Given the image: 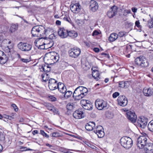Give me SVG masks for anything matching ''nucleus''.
I'll return each instance as SVG.
<instances>
[{
	"mask_svg": "<svg viewBox=\"0 0 153 153\" xmlns=\"http://www.w3.org/2000/svg\"><path fill=\"white\" fill-rule=\"evenodd\" d=\"M50 31V29H46L43 26L36 25L32 28L31 32L33 37H39L44 36Z\"/></svg>",
	"mask_w": 153,
	"mask_h": 153,
	"instance_id": "nucleus-1",
	"label": "nucleus"
},
{
	"mask_svg": "<svg viewBox=\"0 0 153 153\" xmlns=\"http://www.w3.org/2000/svg\"><path fill=\"white\" fill-rule=\"evenodd\" d=\"M120 143L121 145L126 149L131 148L133 145L132 139L127 137H122L120 140Z\"/></svg>",
	"mask_w": 153,
	"mask_h": 153,
	"instance_id": "nucleus-2",
	"label": "nucleus"
},
{
	"mask_svg": "<svg viewBox=\"0 0 153 153\" xmlns=\"http://www.w3.org/2000/svg\"><path fill=\"white\" fill-rule=\"evenodd\" d=\"M95 106L99 110L106 109L108 108V104L107 102L102 100L97 99L95 102Z\"/></svg>",
	"mask_w": 153,
	"mask_h": 153,
	"instance_id": "nucleus-3",
	"label": "nucleus"
},
{
	"mask_svg": "<svg viewBox=\"0 0 153 153\" xmlns=\"http://www.w3.org/2000/svg\"><path fill=\"white\" fill-rule=\"evenodd\" d=\"M147 139L146 136H140L137 140V145L140 149H143L147 144Z\"/></svg>",
	"mask_w": 153,
	"mask_h": 153,
	"instance_id": "nucleus-4",
	"label": "nucleus"
},
{
	"mask_svg": "<svg viewBox=\"0 0 153 153\" xmlns=\"http://www.w3.org/2000/svg\"><path fill=\"white\" fill-rule=\"evenodd\" d=\"M80 49L77 47L70 48L68 51V54L70 56L74 58L77 57L80 54Z\"/></svg>",
	"mask_w": 153,
	"mask_h": 153,
	"instance_id": "nucleus-5",
	"label": "nucleus"
},
{
	"mask_svg": "<svg viewBox=\"0 0 153 153\" xmlns=\"http://www.w3.org/2000/svg\"><path fill=\"white\" fill-rule=\"evenodd\" d=\"M136 64L143 67H145L148 65V63L146 59H143V57H138L135 60Z\"/></svg>",
	"mask_w": 153,
	"mask_h": 153,
	"instance_id": "nucleus-6",
	"label": "nucleus"
},
{
	"mask_svg": "<svg viewBox=\"0 0 153 153\" xmlns=\"http://www.w3.org/2000/svg\"><path fill=\"white\" fill-rule=\"evenodd\" d=\"M17 46L19 49L24 51H29L32 48V46L31 45L27 43H22L21 42L19 43Z\"/></svg>",
	"mask_w": 153,
	"mask_h": 153,
	"instance_id": "nucleus-7",
	"label": "nucleus"
},
{
	"mask_svg": "<svg viewBox=\"0 0 153 153\" xmlns=\"http://www.w3.org/2000/svg\"><path fill=\"white\" fill-rule=\"evenodd\" d=\"M127 111L126 114L127 119L132 123H135L137 120V117L134 112L129 110Z\"/></svg>",
	"mask_w": 153,
	"mask_h": 153,
	"instance_id": "nucleus-8",
	"label": "nucleus"
},
{
	"mask_svg": "<svg viewBox=\"0 0 153 153\" xmlns=\"http://www.w3.org/2000/svg\"><path fill=\"white\" fill-rule=\"evenodd\" d=\"M81 88L80 86L78 87L75 89L74 92L73 96L75 100H79L83 98V95L81 94Z\"/></svg>",
	"mask_w": 153,
	"mask_h": 153,
	"instance_id": "nucleus-9",
	"label": "nucleus"
},
{
	"mask_svg": "<svg viewBox=\"0 0 153 153\" xmlns=\"http://www.w3.org/2000/svg\"><path fill=\"white\" fill-rule=\"evenodd\" d=\"M118 104L120 106H125L128 104L127 98L124 96L121 95L119 96L117 100Z\"/></svg>",
	"mask_w": 153,
	"mask_h": 153,
	"instance_id": "nucleus-10",
	"label": "nucleus"
},
{
	"mask_svg": "<svg viewBox=\"0 0 153 153\" xmlns=\"http://www.w3.org/2000/svg\"><path fill=\"white\" fill-rule=\"evenodd\" d=\"M58 82L55 79H50L48 82V87L51 90H53L57 88L58 85Z\"/></svg>",
	"mask_w": 153,
	"mask_h": 153,
	"instance_id": "nucleus-11",
	"label": "nucleus"
},
{
	"mask_svg": "<svg viewBox=\"0 0 153 153\" xmlns=\"http://www.w3.org/2000/svg\"><path fill=\"white\" fill-rule=\"evenodd\" d=\"M81 8V5L78 3L71 4L70 6L71 10L73 13H77L79 12L80 11Z\"/></svg>",
	"mask_w": 153,
	"mask_h": 153,
	"instance_id": "nucleus-12",
	"label": "nucleus"
},
{
	"mask_svg": "<svg viewBox=\"0 0 153 153\" xmlns=\"http://www.w3.org/2000/svg\"><path fill=\"white\" fill-rule=\"evenodd\" d=\"M117 13V7L114 6L111 7L107 13V15L110 18L115 16Z\"/></svg>",
	"mask_w": 153,
	"mask_h": 153,
	"instance_id": "nucleus-13",
	"label": "nucleus"
},
{
	"mask_svg": "<svg viewBox=\"0 0 153 153\" xmlns=\"http://www.w3.org/2000/svg\"><path fill=\"white\" fill-rule=\"evenodd\" d=\"M148 119L144 117L140 118L138 120L137 123L140 127L142 128H144L147 125Z\"/></svg>",
	"mask_w": 153,
	"mask_h": 153,
	"instance_id": "nucleus-14",
	"label": "nucleus"
},
{
	"mask_svg": "<svg viewBox=\"0 0 153 153\" xmlns=\"http://www.w3.org/2000/svg\"><path fill=\"white\" fill-rule=\"evenodd\" d=\"M98 5L97 3L95 1L92 0L90 2L89 9L92 12H95L98 9Z\"/></svg>",
	"mask_w": 153,
	"mask_h": 153,
	"instance_id": "nucleus-15",
	"label": "nucleus"
},
{
	"mask_svg": "<svg viewBox=\"0 0 153 153\" xmlns=\"http://www.w3.org/2000/svg\"><path fill=\"white\" fill-rule=\"evenodd\" d=\"M144 151L145 153H150L153 152V144L151 143H147L143 148Z\"/></svg>",
	"mask_w": 153,
	"mask_h": 153,
	"instance_id": "nucleus-16",
	"label": "nucleus"
},
{
	"mask_svg": "<svg viewBox=\"0 0 153 153\" xmlns=\"http://www.w3.org/2000/svg\"><path fill=\"white\" fill-rule=\"evenodd\" d=\"M68 31L64 28H61L58 31V34L62 38H65L68 36Z\"/></svg>",
	"mask_w": 153,
	"mask_h": 153,
	"instance_id": "nucleus-17",
	"label": "nucleus"
},
{
	"mask_svg": "<svg viewBox=\"0 0 153 153\" xmlns=\"http://www.w3.org/2000/svg\"><path fill=\"white\" fill-rule=\"evenodd\" d=\"M73 116L76 119H80L84 117V114L82 111L76 110L73 114Z\"/></svg>",
	"mask_w": 153,
	"mask_h": 153,
	"instance_id": "nucleus-18",
	"label": "nucleus"
},
{
	"mask_svg": "<svg viewBox=\"0 0 153 153\" xmlns=\"http://www.w3.org/2000/svg\"><path fill=\"white\" fill-rule=\"evenodd\" d=\"M8 59V57L4 54V53L0 51V63L4 64L7 61Z\"/></svg>",
	"mask_w": 153,
	"mask_h": 153,
	"instance_id": "nucleus-19",
	"label": "nucleus"
},
{
	"mask_svg": "<svg viewBox=\"0 0 153 153\" xmlns=\"http://www.w3.org/2000/svg\"><path fill=\"white\" fill-rule=\"evenodd\" d=\"M50 58L52 60L54 63L56 62L59 59V57L57 53L55 52L50 53Z\"/></svg>",
	"mask_w": 153,
	"mask_h": 153,
	"instance_id": "nucleus-20",
	"label": "nucleus"
},
{
	"mask_svg": "<svg viewBox=\"0 0 153 153\" xmlns=\"http://www.w3.org/2000/svg\"><path fill=\"white\" fill-rule=\"evenodd\" d=\"M83 107L85 109L88 110H91L93 108L92 103L88 100H85V103L83 104Z\"/></svg>",
	"mask_w": 153,
	"mask_h": 153,
	"instance_id": "nucleus-21",
	"label": "nucleus"
},
{
	"mask_svg": "<svg viewBox=\"0 0 153 153\" xmlns=\"http://www.w3.org/2000/svg\"><path fill=\"white\" fill-rule=\"evenodd\" d=\"M45 106L47 108V109L51 111H53L54 113L57 114L58 112V109H56L50 103H46Z\"/></svg>",
	"mask_w": 153,
	"mask_h": 153,
	"instance_id": "nucleus-22",
	"label": "nucleus"
},
{
	"mask_svg": "<svg viewBox=\"0 0 153 153\" xmlns=\"http://www.w3.org/2000/svg\"><path fill=\"white\" fill-rule=\"evenodd\" d=\"M143 92L145 96H150L153 94V89L150 88H145L143 89Z\"/></svg>",
	"mask_w": 153,
	"mask_h": 153,
	"instance_id": "nucleus-23",
	"label": "nucleus"
},
{
	"mask_svg": "<svg viewBox=\"0 0 153 153\" xmlns=\"http://www.w3.org/2000/svg\"><path fill=\"white\" fill-rule=\"evenodd\" d=\"M59 91L62 93H65L67 91L66 87L64 84L61 82L58 83V85L57 87Z\"/></svg>",
	"mask_w": 153,
	"mask_h": 153,
	"instance_id": "nucleus-24",
	"label": "nucleus"
},
{
	"mask_svg": "<svg viewBox=\"0 0 153 153\" xmlns=\"http://www.w3.org/2000/svg\"><path fill=\"white\" fill-rule=\"evenodd\" d=\"M95 125L94 122H90L86 124L85 126V128L88 131H94V128L96 126Z\"/></svg>",
	"mask_w": 153,
	"mask_h": 153,
	"instance_id": "nucleus-25",
	"label": "nucleus"
},
{
	"mask_svg": "<svg viewBox=\"0 0 153 153\" xmlns=\"http://www.w3.org/2000/svg\"><path fill=\"white\" fill-rule=\"evenodd\" d=\"M117 35L119 41H123L125 40V36L127 35V33L125 31H121L119 32Z\"/></svg>",
	"mask_w": 153,
	"mask_h": 153,
	"instance_id": "nucleus-26",
	"label": "nucleus"
},
{
	"mask_svg": "<svg viewBox=\"0 0 153 153\" xmlns=\"http://www.w3.org/2000/svg\"><path fill=\"white\" fill-rule=\"evenodd\" d=\"M117 38H118V37L117 34L113 33L110 34L108 38V40L111 42H113L116 40Z\"/></svg>",
	"mask_w": 153,
	"mask_h": 153,
	"instance_id": "nucleus-27",
	"label": "nucleus"
},
{
	"mask_svg": "<svg viewBox=\"0 0 153 153\" xmlns=\"http://www.w3.org/2000/svg\"><path fill=\"white\" fill-rule=\"evenodd\" d=\"M18 25L16 24H12L10 28V31L11 33L14 32L18 29Z\"/></svg>",
	"mask_w": 153,
	"mask_h": 153,
	"instance_id": "nucleus-28",
	"label": "nucleus"
},
{
	"mask_svg": "<svg viewBox=\"0 0 153 153\" xmlns=\"http://www.w3.org/2000/svg\"><path fill=\"white\" fill-rule=\"evenodd\" d=\"M42 68L44 72H49L50 71V67L48 64H43Z\"/></svg>",
	"mask_w": 153,
	"mask_h": 153,
	"instance_id": "nucleus-29",
	"label": "nucleus"
},
{
	"mask_svg": "<svg viewBox=\"0 0 153 153\" xmlns=\"http://www.w3.org/2000/svg\"><path fill=\"white\" fill-rule=\"evenodd\" d=\"M80 87L81 88V94L83 95V96H82L83 98L85 96H86L87 94V93L88 92V90L87 89L84 87L83 86H80Z\"/></svg>",
	"mask_w": 153,
	"mask_h": 153,
	"instance_id": "nucleus-30",
	"label": "nucleus"
},
{
	"mask_svg": "<svg viewBox=\"0 0 153 153\" xmlns=\"http://www.w3.org/2000/svg\"><path fill=\"white\" fill-rule=\"evenodd\" d=\"M68 36L73 38H75L77 36L78 34L75 31L71 30L68 31Z\"/></svg>",
	"mask_w": 153,
	"mask_h": 153,
	"instance_id": "nucleus-31",
	"label": "nucleus"
},
{
	"mask_svg": "<svg viewBox=\"0 0 153 153\" xmlns=\"http://www.w3.org/2000/svg\"><path fill=\"white\" fill-rule=\"evenodd\" d=\"M94 128L93 131L95 133L100 131L104 130L102 127L100 125L97 126L96 127L95 126Z\"/></svg>",
	"mask_w": 153,
	"mask_h": 153,
	"instance_id": "nucleus-32",
	"label": "nucleus"
},
{
	"mask_svg": "<svg viewBox=\"0 0 153 153\" xmlns=\"http://www.w3.org/2000/svg\"><path fill=\"white\" fill-rule=\"evenodd\" d=\"M100 75L98 71L96 72H92V76L94 78L97 80H98L99 79V76Z\"/></svg>",
	"mask_w": 153,
	"mask_h": 153,
	"instance_id": "nucleus-33",
	"label": "nucleus"
},
{
	"mask_svg": "<svg viewBox=\"0 0 153 153\" xmlns=\"http://www.w3.org/2000/svg\"><path fill=\"white\" fill-rule=\"evenodd\" d=\"M148 128L149 130L153 132V120H151L149 123Z\"/></svg>",
	"mask_w": 153,
	"mask_h": 153,
	"instance_id": "nucleus-34",
	"label": "nucleus"
},
{
	"mask_svg": "<svg viewBox=\"0 0 153 153\" xmlns=\"http://www.w3.org/2000/svg\"><path fill=\"white\" fill-rule=\"evenodd\" d=\"M74 107V105L73 103H68L66 105L67 109L68 110H72Z\"/></svg>",
	"mask_w": 153,
	"mask_h": 153,
	"instance_id": "nucleus-35",
	"label": "nucleus"
},
{
	"mask_svg": "<svg viewBox=\"0 0 153 153\" xmlns=\"http://www.w3.org/2000/svg\"><path fill=\"white\" fill-rule=\"evenodd\" d=\"M44 45L46 46V49H47L51 47L53 45L54 43L53 41H51L46 44L45 43H44Z\"/></svg>",
	"mask_w": 153,
	"mask_h": 153,
	"instance_id": "nucleus-36",
	"label": "nucleus"
},
{
	"mask_svg": "<svg viewBox=\"0 0 153 153\" xmlns=\"http://www.w3.org/2000/svg\"><path fill=\"white\" fill-rule=\"evenodd\" d=\"M96 134L97 135L98 137L100 138L103 137L105 135V133L103 130L100 131L96 133Z\"/></svg>",
	"mask_w": 153,
	"mask_h": 153,
	"instance_id": "nucleus-37",
	"label": "nucleus"
},
{
	"mask_svg": "<svg viewBox=\"0 0 153 153\" xmlns=\"http://www.w3.org/2000/svg\"><path fill=\"white\" fill-rule=\"evenodd\" d=\"M127 82H120L119 83V86L121 88H126L127 86L126 85V84Z\"/></svg>",
	"mask_w": 153,
	"mask_h": 153,
	"instance_id": "nucleus-38",
	"label": "nucleus"
},
{
	"mask_svg": "<svg viewBox=\"0 0 153 153\" xmlns=\"http://www.w3.org/2000/svg\"><path fill=\"white\" fill-rule=\"evenodd\" d=\"M151 20H149L148 22V26L150 28L153 27V17H151Z\"/></svg>",
	"mask_w": 153,
	"mask_h": 153,
	"instance_id": "nucleus-39",
	"label": "nucleus"
},
{
	"mask_svg": "<svg viewBox=\"0 0 153 153\" xmlns=\"http://www.w3.org/2000/svg\"><path fill=\"white\" fill-rule=\"evenodd\" d=\"M64 97L65 98H68L72 94V92L71 91H67L64 93Z\"/></svg>",
	"mask_w": 153,
	"mask_h": 153,
	"instance_id": "nucleus-40",
	"label": "nucleus"
},
{
	"mask_svg": "<svg viewBox=\"0 0 153 153\" xmlns=\"http://www.w3.org/2000/svg\"><path fill=\"white\" fill-rule=\"evenodd\" d=\"M51 135L52 137H59L60 136L59 133L56 132H54L52 133L51 134Z\"/></svg>",
	"mask_w": 153,
	"mask_h": 153,
	"instance_id": "nucleus-41",
	"label": "nucleus"
},
{
	"mask_svg": "<svg viewBox=\"0 0 153 153\" xmlns=\"http://www.w3.org/2000/svg\"><path fill=\"white\" fill-rule=\"evenodd\" d=\"M48 76V75L46 74L45 73H44L43 74H42L41 75V77L42 78V80L44 82H47V81H48V79H45V77L46 76Z\"/></svg>",
	"mask_w": 153,
	"mask_h": 153,
	"instance_id": "nucleus-42",
	"label": "nucleus"
},
{
	"mask_svg": "<svg viewBox=\"0 0 153 153\" xmlns=\"http://www.w3.org/2000/svg\"><path fill=\"white\" fill-rule=\"evenodd\" d=\"M43 45H36V46L38 47L39 49H46V46L44 45V43H43Z\"/></svg>",
	"mask_w": 153,
	"mask_h": 153,
	"instance_id": "nucleus-43",
	"label": "nucleus"
},
{
	"mask_svg": "<svg viewBox=\"0 0 153 153\" xmlns=\"http://www.w3.org/2000/svg\"><path fill=\"white\" fill-rule=\"evenodd\" d=\"M49 97L50 100L51 101H55L56 100V98L53 96L51 95Z\"/></svg>",
	"mask_w": 153,
	"mask_h": 153,
	"instance_id": "nucleus-44",
	"label": "nucleus"
},
{
	"mask_svg": "<svg viewBox=\"0 0 153 153\" xmlns=\"http://www.w3.org/2000/svg\"><path fill=\"white\" fill-rule=\"evenodd\" d=\"M5 139L4 135L1 132H0V140L4 141Z\"/></svg>",
	"mask_w": 153,
	"mask_h": 153,
	"instance_id": "nucleus-45",
	"label": "nucleus"
},
{
	"mask_svg": "<svg viewBox=\"0 0 153 153\" xmlns=\"http://www.w3.org/2000/svg\"><path fill=\"white\" fill-rule=\"evenodd\" d=\"M40 133L41 134L43 135V136H45L46 137L48 138L49 137V135H48L46 133H45L44 131L43 130H41L40 131Z\"/></svg>",
	"mask_w": 153,
	"mask_h": 153,
	"instance_id": "nucleus-46",
	"label": "nucleus"
},
{
	"mask_svg": "<svg viewBox=\"0 0 153 153\" xmlns=\"http://www.w3.org/2000/svg\"><path fill=\"white\" fill-rule=\"evenodd\" d=\"M11 106L13 108L15 111H18V108L15 104H12L11 105Z\"/></svg>",
	"mask_w": 153,
	"mask_h": 153,
	"instance_id": "nucleus-47",
	"label": "nucleus"
},
{
	"mask_svg": "<svg viewBox=\"0 0 153 153\" xmlns=\"http://www.w3.org/2000/svg\"><path fill=\"white\" fill-rule=\"evenodd\" d=\"M119 95L120 93L119 92H116L113 94L112 97L114 98H115L119 96Z\"/></svg>",
	"mask_w": 153,
	"mask_h": 153,
	"instance_id": "nucleus-48",
	"label": "nucleus"
},
{
	"mask_svg": "<svg viewBox=\"0 0 153 153\" xmlns=\"http://www.w3.org/2000/svg\"><path fill=\"white\" fill-rule=\"evenodd\" d=\"M30 59H26L24 58L21 59V61L23 62L27 63L30 62Z\"/></svg>",
	"mask_w": 153,
	"mask_h": 153,
	"instance_id": "nucleus-49",
	"label": "nucleus"
},
{
	"mask_svg": "<svg viewBox=\"0 0 153 153\" xmlns=\"http://www.w3.org/2000/svg\"><path fill=\"white\" fill-rule=\"evenodd\" d=\"M20 149L22 151H25L27 150H30L31 149H27L26 147H22L20 148Z\"/></svg>",
	"mask_w": 153,
	"mask_h": 153,
	"instance_id": "nucleus-50",
	"label": "nucleus"
},
{
	"mask_svg": "<svg viewBox=\"0 0 153 153\" xmlns=\"http://www.w3.org/2000/svg\"><path fill=\"white\" fill-rule=\"evenodd\" d=\"M99 34V32L97 30H94L92 33V36H97Z\"/></svg>",
	"mask_w": 153,
	"mask_h": 153,
	"instance_id": "nucleus-51",
	"label": "nucleus"
},
{
	"mask_svg": "<svg viewBox=\"0 0 153 153\" xmlns=\"http://www.w3.org/2000/svg\"><path fill=\"white\" fill-rule=\"evenodd\" d=\"M135 26H137L138 28H140L141 26L140 25V23L139 21H136L135 22Z\"/></svg>",
	"mask_w": 153,
	"mask_h": 153,
	"instance_id": "nucleus-52",
	"label": "nucleus"
},
{
	"mask_svg": "<svg viewBox=\"0 0 153 153\" xmlns=\"http://www.w3.org/2000/svg\"><path fill=\"white\" fill-rule=\"evenodd\" d=\"M5 51L6 53H9L10 52V49L9 48V47L7 46L5 48Z\"/></svg>",
	"mask_w": 153,
	"mask_h": 153,
	"instance_id": "nucleus-53",
	"label": "nucleus"
},
{
	"mask_svg": "<svg viewBox=\"0 0 153 153\" xmlns=\"http://www.w3.org/2000/svg\"><path fill=\"white\" fill-rule=\"evenodd\" d=\"M49 38L51 39H55L56 37L54 34H52L49 36Z\"/></svg>",
	"mask_w": 153,
	"mask_h": 153,
	"instance_id": "nucleus-54",
	"label": "nucleus"
},
{
	"mask_svg": "<svg viewBox=\"0 0 153 153\" xmlns=\"http://www.w3.org/2000/svg\"><path fill=\"white\" fill-rule=\"evenodd\" d=\"M101 55L102 56H104L105 57H107L108 58H109L110 57L109 54L104 53H101Z\"/></svg>",
	"mask_w": 153,
	"mask_h": 153,
	"instance_id": "nucleus-55",
	"label": "nucleus"
},
{
	"mask_svg": "<svg viewBox=\"0 0 153 153\" xmlns=\"http://www.w3.org/2000/svg\"><path fill=\"white\" fill-rule=\"evenodd\" d=\"M97 68L96 67H92L91 68V70L92 72H96V71H98L97 70Z\"/></svg>",
	"mask_w": 153,
	"mask_h": 153,
	"instance_id": "nucleus-56",
	"label": "nucleus"
},
{
	"mask_svg": "<svg viewBox=\"0 0 153 153\" xmlns=\"http://www.w3.org/2000/svg\"><path fill=\"white\" fill-rule=\"evenodd\" d=\"M93 50L96 53L100 51V49L99 48H94Z\"/></svg>",
	"mask_w": 153,
	"mask_h": 153,
	"instance_id": "nucleus-57",
	"label": "nucleus"
},
{
	"mask_svg": "<svg viewBox=\"0 0 153 153\" xmlns=\"http://www.w3.org/2000/svg\"><path fill=\"white\" fill-rule=\"evenodd\" d=\"M69 19H70V18H68L67 17H64V18H63V20L65 21H67L68 22H69Z\"/></svg>",
	"mask_w": 153,
	"mask_h": 153,
	"instance_id": "nucleus-58",
	"label": "nucleus"
},
{
	"mask_svg": "<svg viewBox=\"0 0 153 153\" xmlns=\"http://www.w3.org/2000/svg\"><path fill=\"white\" fill-rule=\"evenodd\" d=\"M61 22L59 20H57L56 22V25H61Z\"/></svg>",
	"mask_w": 153,
	"mask_h": 153,
	"instance_id": "nucleus-59",
	"label": "nucleus"
},
{
	"mask_svg": "<svg viewBox=\"0 0 153 153\" xmlns=\"http://www.w3.org/2000/svg\"><path fill=\"white\" fill-rule=\"evenodd\" d=\"M32 133L33 135H35V134H37L38 133V131L37 130H34L33 131Z\"/></svg>",
	"mask_w": 153,
	"mask_h": 153,
	"instance_id": "nucleus-60",
	"label": "nucleus"
},
{
	"mask_svg": "<svg viewBox=\"0 0 153 153\" xmlns=\"http://www.w3.org/2000/svg\"><path fill=\"white\" fill-rule=\"evenodd\" d=\"M137 9L135 7H133L132 8V10L134 13L136 12H137Z\"/></svg>",
	"mask_w": 153,
	"mask_h": 153,
	"instance_id": "nucleus-61",
	"label": "nucleus"
},
{
	"mask_svg": "<svg viewBox=\"0 0 153 153\" xmlns=\"http://www.w3.org/2000/svg\"><path fill=\"white\" fill-rule=\"evenodd\" d=\"M8 117V119L10 120H12L14 118V117H12L11 116H7Z\"/></svg>",
	"mask_w": 153,
	"mask_h": 153,
	"instance_id": "nucleus-62",
	"label": "nucleus"
},
{
	"mask_svg": "<svg viewBox=\"0 0 153 153\" xmlns=\"http://www.w3.org/2000/svg\"><path fill=\"white\" fill-rule=\"evenodd\" d=\"M46 145V146L49 147L50 148H51V147H52V146L51 145L48 143H47Z\"/></svg>",
	"mask_w": 153,
	"mask_h": 153,
	"instance_id": "nucleus-63",
	"label": "nucleus"
},
{
	"mask_svg": "<svg viewBox=\"0 0 153 153\" xmlns=\"http://www.w3.org/2000/svg\"><path fill=\"white\" fill-rule=\"evenodd\" d=\"M109 80V79L108 78H105V83H107Z\"/></svg>",
	"mask_w": 153,
	"mask_h": 153,
	"instance_id": "nucleus-64",
	"label": "nucleus"
}]
</instances>
